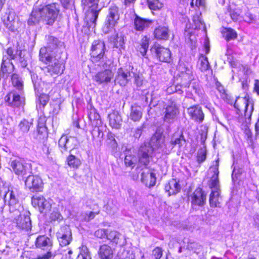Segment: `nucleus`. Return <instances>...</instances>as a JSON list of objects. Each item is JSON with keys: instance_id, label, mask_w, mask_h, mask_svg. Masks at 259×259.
<instances>
[{"instance_id": "20", "label": "nucleus", "mask_w": 259, "mask_h": 259, "mask_svg": "<svg viewBox=\"0 0 259 259\" xmlns=\"http://www.w3.org/2000/svg\"><path fill=\"white\" fill-rule=\"evenodd\" d=\"M25 185L32 192H42L44 188L42 179H25Z\"/></svg>"}, {"instance_id": "16", "label": "nucleus", "mask_w": 259, "mask_h": 259, "mask_svg": "<svg viewBox=\"0 0 259 259\" xmlns=\"http://www.w3.org/2000/svg\"><path fill=\"white\" fill-rule=\"evenodd\" d=\"M5 100L9 105L14 107H18L24 102V99L21 97L20 93H18L15 91L8 94L5 97Z\"/></svg>"}, {"instance_id": "21", "label": "nucleus", "mask_w": 259, "mask_h": 259, "mask_svg": "<svg viewBox=\"0 0 259 259\" xmlns=\"http://www.w3.org/2000/svg\"><path fill=\"white\" fill-rule=\"evenodd\" d=\"M178 70L181 73L182 78L184 80V84L188 85L193 79L192 71L191 67L187 66L184 63H180Z\"/></svg>"}, {"instance_id": "54", "label": "nucleus", "mask_w": 259, "mask_h": 259, "mask_svg": "<svg viewBox=\"0 0 259 259\" xmlns=\"http://www.w3.org/2000/svg\"><path fill=\"white\" fill-rule=\"evenodd\" d=\"M100 211L98 210L97 211H89L85 213V216L84 218V220L85 221L89 222L92 220H93L96 215L99 213Z\"/></svg>"}, {"instance_id": "17", "label": "nucleus", "mask_w": 259, "mask_h": 259, "mask_svg": "<svg viewBox=\"0 0 259 259\" xmlns=\"http://www.w3.org/2000/svg\"><path fill=\"white\" fill-rule=\"evenodd\" d=\"M46 46L43 48L46 49V53L48 51L52 52L54 50L59 49L63 47L64 43L59 39L53 35L46 36Z\"/></svg>"}, {"instance_id": "3", "label": "nucleus", "mask_w": 259, "mask_h": 259, "mask_svg": "<svg viewBox=\"0 0 259 259\" xmlns=\"http://www.w3.org/2000/svg\"><path fill=\"white\" fill-rule=\"evenodd\" d=\"M40 60L49 64L45 68V72L52 76L62 74L65 70V62L60 58L53 57L49 53H46V48H41L39 51Z\"/></svg>"}, {"instance_id": "32", "label": "nucleus", "mask_w": 259, "mask_h": 259, "mask_svg": "<svg viewBox=\"0 0 259 259\" xmlns=\"http://www.w3.org/2000/svg\"><path fill=\"white\" fill-rule=\"evenodd\" d=\"M142 110L141 106L133 105L131 108L130 118L135 121H139L142 117Z\"/></svg>"}, {"instance_id": "38", "label": "nucleus", "mask_w": 259, "mask_h": 259, "mask_svg": "<svg viewBox=\"0 0 259 259\" xmlns=\"http://www.w3.org/2000/svg\"><path fill=\"white\" fill-rule=\"evenodd\" d=\"M11 81L13 85L19 91L21 92L23 89V83L21 78L16 73L12 74Z\"/></svg>"}, {"instance_id": "26", "label": "nucleus", "mask_w": 259, "mask_h": 259, "mask_svg": "<svg viewBox=\"0 0 259 259\" xmlns=\"http://www.w3.org/2000/svg\"><path fill=\"white\" fill-rule=\"evenodd\" d=\"M109 125L113 128L119 129L122 123V119L118 111H114L108 115Z\"/></svg>"}, {"instance_id": "48", "label": "nucleus", "mask_w": 259, "mask_h": 259, "mask_svg": "<svg viewBox=\"0 0 259 259\" xmlns=\"http://www.w3.org/2000/svg\"><path fill=\"white\" fill-rule=\"evenodd\" d=\"M37 133V136L36 138L38 139H41V138H44V137L47 135V128L42 124L40 125V123L39 122Z\"/></svg>"}, {"instance_id": "24", "label": "nucleus", "mask_w": 259, "mask_h": 259, "mask_svg": "<svg viewBox=\"0 0 259 259\" xmlns=\"http://www.w3.org/2000/svg\"><path fill=\"white\" fill-rule=\"evenodd\" d=\"M35 245L37 248L49 250L48 251H51L50 248L52 246V242L48 237L45 235H40L36 239Z\"/></svg>"}, {"instance_id": "55", "label": "nucleus", "mask_w": 259, "mask_h": 259, "mask_svg": "<svg viewBox=\"0 0 259 259\" xmlns=\"http://www.w3.org/2000/svg\"><path fill=\"white\" fill-rule=\"evenodd\" d=\"M143 184L149 188L155 186L156 184V179H141Z\"/></svg>"}, {"instance_id": "8", "label": "nucleus", "mask_w": 259, "mask_h": 259, "mask_svg": "<svg viewBox=\"0 0 259 259\" xmlns=\"http://www.w3.org/2000/svg\"><path fill=\"white\" fill-rule=\"evenodd\" d=\"M211 192L209 197V203L212 207H219L220 189L219 179H210L209 181Z\"/></svg>"}, {"instance_id": "39", "label": "nucleus", "mask_w": 259, "mask_h": 259, "mask_svg": "<svg viewBox=\"0 0 259 259\" xmlns=\"http://www.w3.org/2000/svg\"><path fill=\"white\" fill-rule=\"evenodd\" d=\"M219 160L218 158L213 162V165L210 166L209 168L208 174L209 176V178H218L219 174Z\"/></svg>"}, {"instance_id": "40", "label": "nucleus", "mask_w": 259, "mask_h": 259, "mask_svg": "<svg viewBox=\"0 0 259 259\" xmlns=\"http://www.w3.org/2000/svg\"><path fill=\"white\" fill-rule=\"evenodd\" d=\"M186 143V141L184 139V136L183 134L179 136L178 137H176V135H174L171 139L170 144L173 148L175 146L178 145L179 147H181L183 145H184Z\"/></svg>"}, {"instance_id": "37", "label": "nucleus", "mask_w": 259, "mask_h": 259, "mask_svg": "<svg viewBox=\"0 0 259 259\" xmlns=\"http://www.w3.org/2000/svg\"><path fill=\"white\" fill-rule=\"evenodd\" d=\"M149 38L147 36H144L141 40L139 46L137 47V51L140 52L142 56H145L149 47Z\"/></svg>"}, {"instance_id": "9", "label": "nucleus", "mask_w": 259, "mask_h": 259, "mask_svg": "<svg viewBox=\"0 0 259 259\" xmlns=\"http://www.w3.org/2000/svg\"><path fill=\"white\" fill-rule=\"evenodd\" d=\"M234 107L240 112L241 108H244V116L248 118H250L252 112L253 110V105L246 97H238L234 105Z\"/></svg>"}, {"instance_id": "60", "label": "nucleus", "mask_w": 259, "mask_h": 259, "mask_svg": "<svg viewBox=\"0 0 259 259\" xmlns=\"http://www.w3.org/2000/svg\"><path fill=\"white\" fill-rule=\"evenodd\" d=\"M144 124L134 130L133 132V136L135 138L139 139L140 138L143 133Z\"/></svg>"}, {"instance_id": "51", "label": "nucleus", "mask_w": 259, "mask_h": 259, "mask_svg": "<svg viewBox=\"0 0 259 259\" xmlns=\"http://www.w3.org/2000/svg\"><path fill=\"white\" fill-rule=\"evenodd\" d=\"M134 157L132 155H126L124 158V163L126 166L133 168L135 166V162L134 160Z\"/></svg>"}, {"instance_id": "27", "label": "nucleus", "mask_w": 259, "mask_h": 259, "mask_svg": "<svg viewBox=\"0 0 259 259\" xmlns=\"http://www.w3.org/2000/svg\"><path fill=\"white\" fill-rule=\"evenodd\" d=\"M98 255L100 259H112L113 251L110 246L103 244L100 247Z\"/></svg>"}, {"instance_id": "25", "label": "nucleus", "mask_w": 259, "mask_h": 259, "mask_svg": "<svg viewBox=\"0 0 259 259\" xmlns=\"http://www.w3.org/2000/svg\"><path fill=\"white\" fill-rule=\"evenodd\" d=\"M11 166L14 172L18 176H22L25 173L26 166L22 159L13 160Z\"/></svg>"}, {"instance_id": "46", "label": "nucleus", "mask_w": 259, "mask_h": 259, "mask_svg": "<svg viewBox=\"0 0 259 259\" xmlns=\"http://www.w3.org/2000/svg\"><path fill=\"white\" fill-rule=\"evenodd\" d=\"M31 124V122H29L26 119H23L20 122L19 127L22 132L27 133L29 131Z\"/></svg>"}, {"instance_id": "57", "label": "nucleus", "mask_w": 259, "mask_h": 259, "mask_svg": "<svg viewBox=\"0 0 259 259\" xmlns=\"http://www.w3.org/2000/svg\"><path fill=\"white\" fill-rule=\"evenodd\" d=\"M152 254L155 259H160L162 255V250L160 247H156L152 251Z\"/></svg>"}, {"instance_id": "15", "label": "nucleus", "mask_w": 259, "mask_h": 259, "mask_svg": "<svg viewBox=\"0 0 259 259\" xmlns=\"http://www.w3.org/2000/svg\"><path fill=\"white\" fill-rule=\"evenodd\" d=\"M31 203L34 207H37L40 212L49 210L51 207L50 202L40 195L33 196L31 198Z\"/></svg>"}, {"instance_id": "53", "label": "nucleus", "mask_w": 259, "mask_h": 259, "mask_svg": "<svg viewBox=\"0 0 259 259\" xmlns=\"http://www.w3.org/2000/svg\"><path fill=\"white\" fill-rule=\"evenodd\" d=\"M49 101V97L46 94H41L38 98L39 104L44 107Z\"/></svg>"}, {"instance_id": "5", "label": "nucleus", "mask_w": 259, "mask_h": 259, "mask_svg": "<svg viewBox=\"0 0 259 259\" xmlns=\"http://www.w3.org/2000/svg\"><path fill=\"white\" fill-rule=\"evenodd\" d=\"M10 213L11 218L13 219L14 223L18 228L26 230L31 229V222L28 213L22 214L17 209Z\"/></svg>"}, {"instance_id": "52", "label": "nucleus", "mask_w": 259, "mask_h": 259, "mask_svg": "<svg viewBox=\"0 0 259 259\" xmlns=\"http://www.w3.org/2000/svg\"><path fill=\"white\" fill-rule=\"evenodd\" d=\"M193 22L195 25V28L201 29L204 27V23L200 17L196 15L193 17Z\"/></svg>"}, {"instance_id": "43", "label": "nucleus", "mask_w": 259, "mask_h": 259, "mask_svg": "<svg viewBox=\"0 0 259 259\" xmlns=\"http://www.w3.org/2000/svg\"><path fill=\"white\" fill-rule=\"evenodd\" d=\"M132 77H134V83L136 84L137 88H141L144 82L143 77L142 75L139 73H137L132 71Z\"/></svg>"}, {"instance_id": "18", "label": "nucleus", "mask_w": 259, "mask_h": 259, "mask_svg": "<svg viewBox=\"0 0 259 259\" xmlns=\"http://www.w3.org/2000/svg\"><path fill=\"white\" fill-rule=\"evenodd\" d=\"M152 51L154 52L159 61L164 62H168L171 59V53L170 50L161 46H156L152 48Z\"/></svg>"}, {"instance_id": "14", "label": "nucleus", "mask_w": 259, "mask_h": 259, "mask_svg": "<svg viewBox=\"0 0 259 259\" xmlns=\"http://www.w3.org/2000/svg\"><path fill=\"white\" fill-rule=\"evenodd\" d=\"M206 200V194L201 188L195 190L191 196V205L194 209H197L199 206H203Z\"/></svg>"}, {"instance_id": "61", "label": "nucleus", "mask_w": 259, "mask_h": 259, "mask_svg": "<svg viewBox=\"0 0 259 259\" xmlns=\"http://www.w3.org/2000/svg\"><path fill=\"white\" fill-rule=\"evenodd\" d=\"M206 159V153L205 152L201 150L198 153L197 155V161L199 162H203Z\"/></svg>"}, {"instance_id": "11", "label": "nucleus", "mask_w": 259, "mask_h": 259, "mask_svg": "<svg viewBox=\"0 0 259 259\" xmlns=\"http://www.w3.org/2000/svg\"><path fill=\"white\" fill-rule=\"evenodd\" d=\"M113 72L109 69L102 70L93 76V79L98 84H107L110 83L114 76Z\"/></svg>"}, {"instance_id": "4", "label": "nucleus", "mask_w": 259, "mask_h": 259, "mask_svg": "<svg viewBox=\"0 0 259 259\" xmlns=\"http://www.w3.org/2000/svg\"><path fill=\"white\" fill-rule=\"evenodd\" d=\"M99 0H82V4L88 9L86 12L85 21L89 28H94L101 8L99 6Z\"/></svg>"}, {"instance_id": "31", "label": "nucleus", "mask_w": 259, "mask_h": 259, "mask_svg": "<svg viewBox=\"0 0 259 259\" xmlns=\"http://www.w3.org/2000/svg\"><path fill=\"white\" fill-rule=\"evenodd\" d=\"M88 116L92 124L95 126H99L102 124L100 116L95 108L91 107L88 112Z\"/></svg>"}, {"instance_id": "50", "label": "nucleus", "mask_w": 259, "mask_h": 259, "mask_svg": "<svg viewBox=\"0 0 259 259\" xmlns=\"http://www.w3.org/2000/svg\"><path fill=\"white\" fill-rule=\"evenodd\" d=\"M124 45V40L123 36L117 34L114 41V47L116 48H123Z\"/></svg>"}, {"instance_id": "28", "label": "nucleus", "mask_w": 259, "mask_h": 259, "mask_svg": "<svg viewBox=\"0 0 259 259\" xmlns=\"http://www.w3.org/2000/svg\"><path fill=\"white\" fill-rule=\"evenodd\" d=\"M179 182V181H177V179H171L166 185L165 189L168 193L169 196L176 194L180 191L181 186Z\"/></svg>"}, {"instance_id": "33", "label": "nucleus", "mask_w": 259, "mask_h": 259, "mask_svg": "<svg viewBox=\"0 0 259 259\" xmlns=\"http://www.w3.org/2000/svg\"><path fill=\"white\" fill-rule=\"evenodd\" d=\"M118 20L113 19L112 17L107 14L104 25L103 27V31L105 33H108L110 31L117 23Z\"/></svg>"}, {"instance_id": "59", "label": "nucleus", "mask_w": 259, "mask_h": 259, "mask_svg": "<svg viewBox=\"0 0 259 259\" xmlns=\"http://www.w3.org/2000/svg\"><path fill=\"white\" fill-rule=\"evenodd\" d=\"M108 230L99 229L95 233V235L100 238H103L105 237H107Z\"/></svg>"}, {"instance_id": "42", "label": "nucleus", "mask_w": 259, "mask_h": 259, "mask_svg": "<svg viewBox=\"0 0 259 259\" xmlns=\"http://www.w3.org/2000/svg\"><path fill=\"white\" fill-rule=\"evenodd\" d=\"M149 8L152 10H158L163 7V4L159 0H147Z\"/></svg>"}, {"instance_id": "35", "label": "nucleus", "mask_w": 259, "mask_h": 259, "mask_svg": "<svg viewBox=\"0 0 259 259\" xmlns=\"http://www.w3.org/2000/svg\"><path fill=\"white\" fill-rule=\"evenodd\" d=\"M197 66L202 72L206 71L210 68L207 58L203 54H200L199 56Z\"/></svg>"}, {"instance_id": "34", "label": "nucleus", "mask_w": 259, "mask_h": 259, "mask_svg": "<svg viewBox=\"0 0 259 259\" xmlns=\"http://www.w3.org/2000/svg\"><path fill=\"white\" fill-rule=\"evenodd\" d=\"M5 197L6 199H7V197L9 198L10 212H12L15 210L17 206H20L19 204L17 203V200L13 191L9 190V191L6 194Z\"/></svg>"}, {"instance_id": "10", "label": "nucleus", "mask_w": 259, "mask_h": 259, "mask_svg": "<svg viewBox=\"0 0 259 259\" xmlns=\"http://www.w3.org/2000/svg\"><path fill=\"white\" fill-rule=\"evenodd\" d=\"M133 67H130L129 69L122 67L119 68L117 71V74L114 80L115 83L119 84L120 86H125L128 82L131 80L132 77V71Z\"/></svg>"}, {"instance_id": "36", "label": "nucleus", "mask_w": 259, "mask_h": 259, "mask_svg": "<svg viewBox=\"0 0 259 259\" xmlns=\"http://www.w3.org/2000/svg\"><path fill=\"white\" fill-rule=\"evenodd\" d=\"M121 234L116 231H111L108 230L107 234V238L111 242L115 244H120Z\"/></svg>"}, {"instance_id": "58", "label": "nucleus", "mask_w": 259, "mask_h": 259, "mask_svg": "<svg viewBox=\"0 0 259 259\" xmlns=\"http://www.w3.org/2000/svg\"><path fill=\"white\" fill-rule=\"evenodd\" d=\"M79 256H81L82 259H91L90 252L86 247L82 249Z\"/></svg>"}, {"instance_id": "2", "label": "nucleus", "mask_w": 259, "mask_h": 259, "mask_svg": "<svg viewBox=\"0 0 259 259\" xmlns=\"http://www.w3.org/2000/svg\"><path fill=\"white\" fill-rule=\"evenodd\" d=\"M59 10L55 4L45 6H35L28 20V24L33 25L39 22L49 25H52L56 20Z\"/></svg>"}, {"instance_id": "63", "label": "nucleus", "mask_w": 259, "mask_h": 259, "mask_svg": "<svg viewBox=\"0 0 259 259\" xmlns=\"http://www.w3.org/2000/svg\"><path fill=\"white\" fill-rule=\"evenodd\" d=\"M52 253L51 251H48L47 253L42 255H38L35 258H32L31 259H52Z\"/></svg>"}, {"instance_id": "47", "label": "nucleus", "mask_w": 259, "mask_h": 259, "mask_svg": "<svg viewBox=\"0 0 259 259\" xmlns=\"http://www.w3.org/2000/svg\"><path fill=\"white\" fill-rule=\"evenodd\" d=\"M225 38L227 41H229L231 39H234L237 37V33L236 31L232 28H229L226 29V31L225 32Z\"/></svg>"}, {"instance_id": "7", "label": "nucleus", "mask_w": 259, "mask_h": 259, "mask_svg": "<svg viewBox=\"0 0 259 259\" xmlns=\"http://www.w3.org/2000/svg\"><path fill=\"white\" fill-rule=\"evenodd\" d=\"M105 45L101 40H94L91 48L90 55L92 61L97 63L103 59L105 55Z\"/></svg>"}, {"instance_id": "41", "label": "nucleus", "mask_w": 259, "mask_h": 259, "mask_svg": "<svg viewBox=\"0 0 259 259\" xmlns=\"http://www.w3.org/2000/svg\"><path fill=\"white\" fill-rule=\"evenodd\" d=\"M67 162L68 165L73 168H78L81 164L79 159L76 157L72 154H70L67 158Z\"/></svg>"}, {"instance_id": "19", "label": "nucleus", "mask_w": 259, "mask_h": 259, "mask_svg": "<svg viewBox=\"0 0 259 259\" xmlns=\"http://www.w3.org/2000/svg\"><path fill=\"white\" fill-rule=\"evenodd\" d=\"M188 114L191 119L199 123L202 122L204 115L202 108L198 105L193 106L187 109Z\"/></svg>"}, {"instance_id": "6", "label": "nucleus", "mask_w": 259, "mask_h": 259, "mask_svg": "<svg viewBox=\"0 0 259 259\" xmlns=\"http://www.w3.org/2000/svg\"><path fill=\"white\" fill-rule=\"evenodd\" d=\"M7 55H4L3 58L1 67L0 75L4 76L5 74H10L14 71V66L10 62V60L14 59L16 55L14 54L13 50L11 48H9L7 50Z\"/></svg>"}, {"instance_id": "64", "label": "nucleus", "mask_w": 259, "mask_h": 259, "mask_svg": "<svg viewBox=\"0 0 259 259\" xmlns=\"http://www.w3.org/2000/svg\"><path fill=\"white\" fill-rule=\"evenodd\" d=\"M230 15L231 19L234 21H236L238 19V17L239 16V15L238 14V13L235 12L234 11H231L230 12Z\"/></svg>"}, {"instance_id": "22", "label": "nucleus", "mask_w": 259, "mask_h": 259, "mask_svg": "<svg viewBox=\"0 0 259 259\" xmlns=\"http://www.w3.org/2000/svg\"><path fill=\"white\" fill-rule=\"evenodd\" d=\"M74 141V138H68L66 135H63L59 140V147L62 153L73 149L74 146L73 142Z\"/></svg>"}, {"instance_id": "29", "label": "nucleus", "mask_w": 259, "mask_h": 259, "mask_svg": "<svg viewBox=\"0 0 259 259\" xmlns=\"http://www.w3.org/2000/svg\"><path fill=\"white\" fill-rule=\"evenodd\" d=\"M5 25L12 31L17 30V18L14 13H9L6 19L4 20Z\"/></svg>"}, {"instance_id": "45", "label": "nucleus", "mask_w": 259, "mask_h": 259, "mask_svg": "<svg viewBox=\"0 0 259 259\" xmlns=\"http://www.w3.org/2000/svg\"><path fill=\"white\" fill-rule=\"evenodd\" d=\"M108 15L113 17V19L117 20L119 19V9L116 6H111L108 9Z\"/></svg>"}, {"instance_id": "1", "label": "nucleus", "mask_w": 259, "mask_h": 259, "mask_svg": "<svg viewBox=\"0 0 259 259\" xmlns=\"http://www.w3.org/2000/svg\"><path fill=\"white\" fill-rule=\"evenodd\" d=\"M164 142L162 135L156 132L152 136L149 142H145L140 146L137 154L139 167L149 168L156 163L154 160L155 152L164 151Z\"/></svg>"}, {"instance_id": "23", "label": "nucleus", "mask_w": 259, "mask_h": 259, "mask_svg": "<svg viewBox=\"0 0 259 259\" xmlns=\"http://www.w3.org/2000/svg\"><path fill=\"white\" fill-rule=\"evenodd\" d=\"M153 21L150 19L142 18L136 15L134 19V27L136 30L143 31L149 27Z\"/></svg>"}, {"instance_id": "49", "label": "nucleus", "mask_w": 259, "mask_h": 259, "mask_svg": "<svg viewBox=\"0 0 259 259\" xmlns=\"http://www.w3.org/2000/svg\"><path fill=\"white\" fill-rule=\"evenodd\" d=\"M105 208L109 214H114L118 210L117 205L114 204L113 202L110 203V202L105 206Z\"/></svg>"}, {"instance_id": "44", "label": "nucleus", "mask_w": 259, "mask_h": 259, "mask_svg": "<svg viewBox=\"0 0 259 259\" xmlns=\"http://www.w3.org/2000/svg\"><path fill=\"white\" fill-rule=\"evenodd\" d=\"M91 134L93 140H101L104 135L103 132L100 130L98 126H95L91 131Z\"/></svg>"}, {"instance_id": "30", "label": "nucleus", "mask_w": 259, "mask_h": 259, "mask_svg": "<svg viewBox=\"0 0 259 259\" xmlns=\"http://www.w3.org/2000/svg\"><path fill=\"white\" fill-rule=\"evenodd\" d=\"M154 36L158 39L166 40L169 36V31L167 27L159 26L154 32Z\"/></svg>"}, {"instance_id": "12", "label": "nucleus", "mask_w": 259, "mask_h": 259, "mask_svg": "<svg viewBox=\"0 0 259 259\" xmlns=\"http://www.w3.org/2000/svg\"><path fill=\"white\" fill-rule=\"evenodd\" d=\"M163 110L164 121L168 123L172 122L179 113L178 107L174 102L166 105Z\"/></svg>"}, {"instance_id": "56", "label": "nucleus", "mask_w": 259, "mask_h": 259, "mask_svg": "<svg viewBox=\"0 0 259 259\" xmlns=\"http://www.w3.org/2000/svg\"><path fill=\"white\" fill-rule=\"evenodd\" d=\"M50 218L53 221H60L62 220L63 217L59 212L54 210L51 213Z\"/></svg>"}, {"instance_id": "13", "label": "nucleus", "mask_w": 259, "mask_h": 259, "mask_svg": "<svg viewBox=\"0 0 259 259\" xmlns=\"http://www.w3.org/2000/svg\"><path fill=\"white\" fill-rule=\"evenodd\" d=\"M57 238L61 246L69 244L71 240V232L69 226L65 225L61 227L57 233Z\"/></svg>"}, {"instance_id": "62", "label": "nucleus", "mask_w": 259, "mask_h": 259, "mask_svg": "<svg viewBox=\"0 0 259 259\" xmlns=\"http://www.w3.org/2000/svg\"><path fill=\"white\" fill-rule=\"evenodd\" d=\"M205 5V0H192L191 2V6L194 7H204Z\"/></svg>"}]
</instances>
